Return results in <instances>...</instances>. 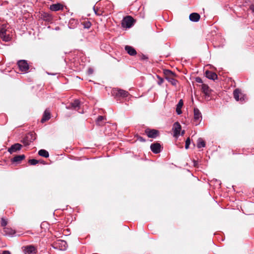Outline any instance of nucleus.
<instances>
[{
    "label": "nucleus",
    "instance_id": "f257e3e1",
    "mask_svg": "<svg viewBox=\"0 0 254 254\" xmlns=\"http://www.w3.org/2000/svg\"><path fill=\"white\" fill-rule=\"evenodd\" d=\"M0 38L5 42L9 41L11 39L9 32L7 30V25L3 24L0 27Z\"/></svg>",
    "mask_w": 254,
    "mask_h": 254
},
{
    "label": "nucleus",
    "instance_id": "f03ea898",
    "mask_svg": "<svg viewBox=\"0 0 254 254\" xmlns=\"http://www.w3.org/2000/svg\"><path fill=\"white\" fill-rule=\"evenodd\" d=\"M233 95L235 99L241 103H243L246 101V95L244 94L239 89H236L234 91Z\"/></svg>",
    "mask_w": 254,
    "mask_h": 254
},
{
    "label": "nucleus",
    "instance_id": "7ed1b4c3",
    "mask_svg": "<svg viewBox=\"0 0 254 254\" xmlns=\"http://www.w3.org/2000/svg\"><path fill=\"white\" fill-rule=\"evenodd\" d=\"M53 247L55 249H58L60 251H65L67 248V244L66 241L64 240H58L54 243Z\"/></svg>",
    "mask_w": 254,
    "mask_h": 254
},
{
    "label": "nucleus",
    "instance_id": "20e7f679",
    "mask_svg": "<svg viewBox=\"0 0 254 254\" xmlns=\"http://www.w3.org/2000/svg\"><path fill=\"white\" fill-rule=\"evenodd\" d=\"M133 21V19L130 16H127L125 17L122 21V26L123 27L129 28L132 26Z\"/></svg>",
    "mask_w": 254,
    "mask_h": 254
},
{
    "label": "nucleus",
    "instance_id": "39448f33",
    "mask_svg": "<svg viewBox=\"0 0 254 254\" xmlns=\"http://www.w3.org/2000/svg\"><path fill=\"white\" fill-rule=\"evenodd\" d=\"M22 249L24 254H36L37 253L36 248L32 245L24 246Z\"/></svg>",
    "mask_w": 254,
    "mask_h": 254
},
{
    "label": "nucleus",
    "instance_id": "423d86ee",
    "mask_svg": "<svg viewBox=\"0 0 254 254\" xmlns=\"http://www.w3.org/2000/svg\"><path fill=\"white\" fill-rule=\"evenodd\" d=\"M19 69L23 72L27 71L29 69V65L25 60H20L17 62Z\"/></svg>",
    "mask_w": 254,
    "mask_h": 254
},
{
    "label": "nucleus",
    "instance_id": "0eeeda50",
    "mask_svg": "<svg viewBox=\"0 0 254 254\" xmlns=\"http://www.w3.org/2000/svg\"><path fill=\"white\" fill-rule=\"evenodd\" d=\"M35 139V135L31 133L28 134L24 138H23L22 140V142L25 146H28Z\"/></svg>",
    "mask_w": 254,
    "mask_h": 254
},
{
    "label": "nucleus",
    "instance_id": "6e6552de",
    "mask_svg": "<svg viewBox=\"0 0 254 254\" xmlns=\"http://www.w3.org/2000/svg\"><path fill=\"white\" fill-rule=\"evenodd\" d=\"M145 133L147 134L148 137L150 138H156L159 134L158 130L154 129H146L145 130Z\"/></svg>",
    "mask_w": 254,
    "mask_h": 254
},
{
    "label": "nucleus",
    "instance_id": "1a4fd4ad",
    "mask_svg": "<svg viewBox=\"0 0 254 254\" xmlns=\"http://www.w3.org/2000/svg\"><path fill=\"white\" fill-rule=\"evenodd\" d=\"M182 129L181 126L179 122H175L173 125V130L174 136H178L180 134V131Z\"/></svg>",
    "mask_w": 254,
    "mask_h": 254
},
{
    "label": "nucleus",
    "instance_id": "9d476101",
    "mask_svg": "<svg viewBox=\"0 0 254 254\" xmlns=\"http://www.w3.org/2000/svg\"><path fill=\"white\" fill-rule=\"evenodd\" d=\"M193 112L194 120V121L197 122L196 124V125H197L202 119L201 113L197 108H194Z\"/></svg>",
    "mask_w": 254,
    "mask_h": 254
},
{
    "label": "nucleus",
    "instance_id": "9b49d317",
    "mask_svg": "<svg viewBox=\"0 0 254 254\" xmlns=\"http://www.w3.org/2000/svg\"><path fill=\"white\" fill-rule=\"evenodd\" d=\"M161 145L159 143H152L150 145L151 150L155 154H158L161 151Z\"/></svg>",
    "mask_w": 254,
    "mask_h": 254
},
{
    "label": "nucleus",
    "instance_id": "f8f14e48",
    "mask_svg": "<svg viewBox=\"0 0 254 254\" xmlns=\"http://www.w3.org/2000/svg\"><path fill=\"white\" fill-rule=\"evenodd\" d=\"M80 106V101L78 99L75 100L71 103L68 106H66L67 109H74L77 110Z\"/></svg>",
    "mask_w": 254,
    "mask_h": 254
},
{
    "label": "nucleus",
    "instance_id": "ddd939ff",
    "mask_svg": "<svg viewBox=\"0 0 254 254\" xmlns=\"http://www.w3.org/2000/svg\"><path fill=\"white\" fill-rule=\"evenodd\" d=\"M22 147V145L19 143H15L11 145L10 147L8 149V151L12 154L14 152H16L18 150H20Z\"/></svg>",
    "mask_w": 254,
    "mask_h": 254
},
{
    "label": "nucleus",
    "instance_id": "4468645a",
    "mask_svg": "<svg viewBox=\"0 0 254 254\" xmlns=\"http://www.w3.org/2000/svg\"><path fill=\"white\" fill-rule=\"evenodd\" d=\"M3 231L4 235L9 237H13L15 234V231L14 230L8 227H4Z\"/></svg>",
    "mask_w": 254,
    "mask_h": 254
},
{
    "label": "nucleus",
    "instance_id": "2eb2a0df",
    "mask_svg": "<svg viewBox=\"0 0 254 254\" xmlns=\"http://www.w3.org/2000/svg\"><path fill=\"white\" fill-rule=\"evenodd\" d=\"M205 76L209 79L213 80H215L217 78V75L214 72L206 70L205 72Z\"/></svg>",
    "mask_w": 254,
    "mask_h": 254
},
{
    "label": "nucleus",
    "instance_id": "dca6fc26",
    "mask_svg": "<svg viewBox=\"0 0 254 254\" xmlns=\"http://www.w3.org/2000/svg\"><path fill=\"white\" fill-rule=\"evenodd\" d=\"M63 5L60 3L53 4L50 5V9L52 11H57L63 9Z\"/></svg>",
    "mask_w": 254,
    "mask_h": 254
},
{
    "label": "nucleus",
    "instance_id": "f3484780",
    "mask_svg": "<svg viewBox=\"0 0 254 254\" xmlns=\"http://www.w3.org/2000/svg\"><path fill=\"white\" fill-rule=\"evenodd\" d=\"M190 21L197 22L200 19V15L197 13H192L189 16Z\"/></svg>",
    "mask_w": 254,
    "mask_h": 254
},
{
    "label": "nucleus",
    "instance_id": "a211bd4d",
    "mask_svg": "<svg viewBox=\"0 0 254 254\" xmlns=\"http://www.w3.org/2000/svg\"><path fill=\"white\" fill-rule=\"evenodd\" d=\"M125 50L127 53L130 56H134L136 54L135 50L131 46H126L125 47Z\"/></svg>",
    "mask_w": 254,
    "mask_h": 254
},
{
    "label": "nucleus",
    "instance_id": "6ab92c4d",
    "mask_svg": "<svg viewBox=\"0 0 254 254\" xmlns=\"http://www.w3.org/2000/svg\"><path fill=\"white\" fill-rule=\"evenodd\" d=\"M50 119V111L46 109L44 113L42 119H41V122L44 123L45 122L49 120Z\"/></svg>",
    "mask_w": 254,
    "mask_h": 254
},
{
    "label": "nucleus",
    "instance_id": "aec40b11",
    "mask_svg": "<svg viewBox=\"0 0 254 254\" xmlns=\"http://www.w3.org/2000/svg\"><path fill=\"white\" fill-rule=\"evenodd\" d=\"M183 105V101L182 99L180 100L178 103L176 107V113L178 115H181L182 113L181 108Z\"/></svg>",
    "mask_w": 254,
    "mask_h": 254
},
{
    "label": "nucleus",
    "instance_id": "412c9836",
    "mask_svg": "<svg viewBox=\"0 0 254 254\" xmlns=\"http://www.w3.org/2000/svg\"><path fill=\"white\" fill-rule=\"evenodd\" d=\"M117 95L123 97H127L129 93L127 91H125L122 89H119L117 91V93H116Z\"/></svg>",
    "mask_w": 254,
    "mask_h": 254
},
{
    "label": "nucleus",
    "instance_id": "4be33fe9",
    "mask_svg": "<svg viewBox=\"0 0 254 254\" xmlns=\"http://www.w3.org/2000/svg\"><path fill=\"white\" fill-rule=\"evenodd\" d=\"M202 91L204 93L205 95H209L210 94V89L208 85L206 84L202 85Z\"/></svg>",
    "mask_w": 254,
    "mask_h": 254
},
{
    "label": "nucleus",
    "instance_id": "5701e85b",
    "mask_svg": "<svg viewBox=\"0 0 254 254\" xmlns=\"http://www.w3.org/2000/svg\"><path fill=\"white\" fill-rule=\"evenodd\" d=\"M25 158L24 155H16L12 159L13 162H19Z\"/></svg>",
    "mask_w": 254,
    "mask_h": 254
},
{
    "label": "nucleus",
    "instance_id": "b1692460",
    "mask_svg": "<svg viewBox=\"0 0 254 254\" xmlns=\"http://www.w3.org/2000/svg\"><path fill=\"white\" fill-rule=\"evenodd\" d=\"M38 154L42 157L48 158L49 156V152L45 149H41L38 151Z\"/></svg>",
    "mask_w": 254,
    "mask_h": 254
},
{
    "label": "nucleus",
    "instance_id": "393cba45",
    "mask_svg": "<svg viewBox=\"0 0 254 254\" xmlns=\"http://www.w3.org/2000/svg\"><path fill=\"white\" fill-rule=\"evenodd\" d=\"M205 146V143L204 141L201 138H199L197 142V147L198 148L204 147Z\"/></svg>",
    "mask_w": 254,
    "mask_h": 254
},
{
    "label": "nucleus",
    "instance_id": "a878e982",
    "mask_svg": "<svg viewBox=\"0 0 254 254\" xmlns=\"http://www.w3.org/2000/svg\"><path fill=\"white\" fill-rule=\"evenodd\" d=\"M166 79L173 85H176L177 81L172 77H166Z\"/></svg>",
    "mask_w": 254,
    "mask_h": 254
},
{
    "label": "nucleus",
    "instance_id": "bb28decb",
    "mask_svg": "<svg viewBox=\"0 0 254 254\" xmlns=\"http://www.w3.org/2000/svg\"><path fill=\"white\" fill-rule=\"evenodd\" d=\"M105 117L102 116H100L98 117L96 120V123L99 126H102L103 123H102V121L104 120Z\"/></svg>",
    "mask_w": 254,
    "mask_h": 254
},
{
    "label": "nucleus",
    "instance_id": "cd10ccee",
    "mask_svg": "<svg viewBox=\"0 0 254 254\" xmlns=\"http://www.w3.org/2000/svg\"><path fill=\"white\" fill-rule=\"evenodd\" d=\"M28 162L31 165H35L39 162V161L35 159H30Z\"/></svg>",
    "mask_w": 254,
    "mask_h": 254
},
{
    "label": "nucleus",
    "instance_id": "c85d7f7f",
    "mask_svg": "<svg viewBox=\"0 0 254 254\" xmlns=\"http://www.w3.org/2000/svg\"><path fill=\"white\" fill-rule=\"evenodd\" d=\"M7 224V220L6 219H5L4 218H2L1 219V222H0L1 226L2 227H3V228L6 227V226Z\"/></svg>",
    "mask_w": 254,
    "mask_h": 254
},
{
    "label": "nucleus",
    "instance_id": "c756f323",
    "mask_svg": "<svg viewBox=\"0 0 254 254\" xmlns=\"http://www.w3.org/2000/svg\"><path fill=\"white\" fill-rule=\"evenodd\" d=\"M164 73L166 75L169 76H172L174 75V73L170 70H166L164 71Z\"/></svg>",
    "mask_w": 254,
    "mask_h": 254
},
{
    "label": "nucleus",
    "instance_id": "7c9ffc66",
    "mask_svg": "<svg viewBox=\"0 0 254 254\" xmlns=\"http://www.w3.org/2000/svg\"><path fill=\"white\" fill-rule=\"evenodd\" d=\"M190 144V140L189 137H188L186 140V143H185V148L186 149H188L189 148V146Z\"/></svg>",
    "mask_w": 254,
    "mask_h": 254
},
{
    "label": "nucleus",
    "instance_id": "2f4dec72",
    "mask_svg": "<svg viewBox=\"0 0 254 254\" xmlns=\"http://www.w3.org/2000/svg\"><path fill=\"white\" fill-rule=\"evenodd\" d=\"M157 77L159 79V81L158 82V84L159 85H161L163 83V81H164L163 79L162 78L160 77L159 76H157Z\"/></svg>",
    "mask_w": 254,
    "mask_h": 254
},
{
    "label": "nucleus",
    "instance_id": "473e14b6",
    "mask_svg": "<svg viewBox=\"0 0 254 254\" xmlns=\"http://www.w3.org/2000/svg\"><path fill=\"white\" fill-rule=\"evenodd\" d=\"M91 23L90 22H87L84 24V27L86 28H89L91 26Z\"/></svg>",
    "mask_w": 254,
    "mask_h": 254
},
{
    "label": "nucleus",
    "instance_id": "72a5a7b5",
    "mask_svg": "<svg viewBox=\"0 0 254 254\" xmlns=\"http://www.w3.org/2000/svg\"><path fill=\"white\" fill-rule=\"evenodd\" d=\"M195 81L196 82L199 83H202V80L200 77H197L195 78Z\"/></svg>",
    "mask_w": 254,
    "mask_h": 254
},
{
    "label": "nucleus",
    "instance_id": "f704fd0d",
    "mask_svg": "<svg viewBox=\"0 0 254 254\" xmlns=\"http://www.w3.org/2000/svg\"><path fill=\"white\" fill-rule=\"evenodd\" d=\"M88 72L89 74H92L93 72V69L91 68H89L88 70Z\"/></svg>",
    "mask_w": 254,
    "mask_h": 254
},
{
    "label": "nucleus",
    "instance_id": "c9c22d12",
    "mask_svg": "<svg viewBox=\"0 0 254 254\" xmlns=\"http://www.w3.org/2000/svg\"><path fill=\"white\" fill-rule=\"evenodd\" d=\"M47 16L46 17V20H49L51 19V16L48 14H47Z\"/></svg>",
    "mask_w": 254,
    "mask_h": 254
},
{
    "label": "nucleus",
    "instance_id": "e433bc0d",
    "mask_svg": "<svg viewBox=\"0 0 254 254\" xmlns=\"http://www.w3.org/2000/svg\"><path fill=\"white\" fill-rule=\"evenodd\" d=\"M2 254H11V253L8 251H4L2 252Z\"/></svg>",
    "mask_w": 254,
    "mask_h": 254
},
{
    "label": "nucleus",
    "instance_id": "4c0bfd02",
    "mask_svg": "<svg viewBox=\"0 0 254 254\" xmlns=\"http://www.w3.org/2000/svg\"><path fill=\"white\" fill-rule=\"evenodd\" d=\"M93 9H94V12H95V14H96V15H99V14L97 13V12L96 10L95 9V7H93Z\"/></svg>",
    "mask_w": 254,
    "mask_h": 254
},
{
    "label": "nucleus",
    "instance_id": "58836bf2",
    "mask_svg": "<svg viewBox=\"0 0 254 254\" xmlns=\"http://www.w3.org/2000/svg\"><path fill=\"white\" fill-rule=\"evenodd\" d=\"M251 9L252 10V12L254 13V6L251 7Z\"/></svg>",
    "mask_w": 254,
    "mask_h": 254
},
{
    "label": "nucleus",
    "instance_id": "ea45409f",
    "mask_svg": "<svg viewBox=\"0 0 254 254\" xmlns=\"http://www.w3.org/2000/svg\"><path fill=\"white\" fill-rule=\"evenodd\" d=\"M193 165L194 166H196L197 165V163L195 161H193Z\"/></svg>",
    "mask_w": 254,
    "mask_h": 254
},
{
    "label": "nucleus",
    "instance_id": "a19ab883",
    "mask_svg": "<svg viewBox=\"0 0 254 254\" xmlns=\"http://www.w3.org/2000/svg\"><path fill=\"white\" fill-rule=\"evenodd\" d=\"M184 132H185V131H184V130H183V131H182V134H183L184 133Z\"/></svg>",
    "mask_w": 254,
    "mask_h": 254
},
{
    "label": "nucleus",
    "instance_id": "79ce46f5",
    "mask_svg": "<svg viewBox=\"0 0 254 254\" xmlns=\"http://www.w3.org/2000/svg\"><path fill=\"white\" fill-rule=\"evenodd\" d=\"M143 59H145V56H143Z\"/></svg>",
    "mask_w": 254,
    "mask_h": 254
}]
</instances>
